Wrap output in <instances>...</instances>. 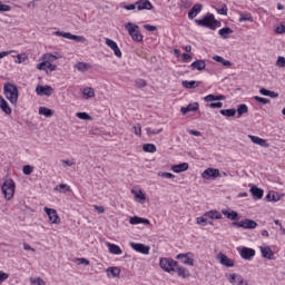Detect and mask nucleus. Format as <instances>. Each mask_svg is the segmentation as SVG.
Returning a JSON list of instances; mask_svg holds the SVG:
<instances>
[{"label": "nucleus", "mask_w": 285, "mask_h": 285, "mask_svg": "<svg viewBox=\"0 0 285 285\" xmlns=\"http://www.w3.org/2000/svg\"><path fill=\"white\" fill-rule=\"evenodd\" d=\"M259 250L264 259H273V255H275L273 249H271V246H261Z\"/></svg>", "instance_id": "aec40b11"}, {"label": "nucleus", "mask_w": 285, "mask_h": 285, "mask_svg": "<svg viewBox=\"0 0 285 285\" xmlns=\"http://www.w3.org/2000/svg\"><path fill=\"white\" fill-rule=\"evenodd\" d=\"M132 132L137 135V137H141V125L137 124L132 127Z\"/></svg>", "instance_id": "864d4df0"}, {"label": "nucleus", "mask_w": 285, "mask_h": 285, "mask_svg": "<svg viewBox=\"0 0 285 285\" xmlns=\"http://www.w3.org/2000/svg\"><path fill=\"white\" fill-rule=\"evenodd\" d=\"M275 32H276L277 35H284V33H285V26H284V24L278 26V27L275 29Z\"/></svg>", "instance_id": "680f3d73"}, {"label": "nucleus", "mask_w": 285, "mask_h": 285, "mask_svg": "<svg viewBox=\"0 0 285 285\" xmlns=\"http://www.w3.org/2000/svg\"><path fill=\"white\" fill-rule=\"evenodd\" d=\"M135 86H136V88H146V86H148V83L144 79H137L135 81Z\"/></svg>", "instance_id": "49530a36"}, {"label": "nucleus", "mask_w": 285, "mask_h": 285, "mask_svg": "<svg viewBox=\"0 0 285 285\" xmlns=\"http://www.w3.org/2000/svg\"><path fill=\"white\" fill-rule=\"evenodd\" d=\"M176 259H180L186 266H195V259L188 257V253L186 254H178Z\"/></svg>", "instance_id": "412c9836"}, {"label": "nucleus", "mask_w": 285, "mask_h": 285, "mask_svg": "<svg viewBox=\"0 0 285 285\" xmlns=\"http://www.w3.org/2000/svg\"><path fill=\"white\" fill-rule=\"evenodd\" d=\"M217 177H222V173L217 168H207L202 173L203 179H217Z\"/></svg>", "instance_id": "1a4fd4ad"}, {"label": "nucleus", "mask_w": 285, "mask_h": 285, "mask_svg": "<svg viewBox=\"0 0 285 285\" xmlns=\"http://www.w3.org/2000/svg\"><path fill=\"white\" fill-rule=\"evenodd\" d=\"M188 168H189L188 163H183V164L174 165L171 167V170L174 173H186V170H188Z\"/></svg>", "instance_id": "c756f323"}, {"label": "nucleus", "mask_w": 285, "mask_h": 285, "mask_svg": "<svg viewBox=\"0 0 285 285\" xmlns=\"http://www.w3.org/2000/svg\"><path fill=\"white\" fill-rule=\"evenodd\" d=\"M218 14H223L224 17H226L228 14V7H226V4L223 6V8L217 10Z\"/></svg>", "instance_id": "6e6d98bb"}, {"label": "nucleus", "mask_w": 285, "mask_h": 285, "mask_svg": "<svg viewBox=\"0 0 285 285\" xmlns=\"http://www.w3.org/2000/svg\"><path fill=\"white\" fill-rule=\"evenodd\" d=\"M218 35L222 36L223 39H228V35H233V30L230 27H225L218 30Z\"/></svg>", "instance_id": "c9c22d12"}, {"label": "nucleus", "mask_w": 285, "mask_h": 285, "mask_svg": "<svg viewBox=\"0 0 285 285\" xmlns=\"http://www.w3.org/2000/svg\"><path fill=\"white\" fill-rule=\"evenodd\" d=\"M82 94L85 95L86 99H92V97H95V89H92V87H86Z\"/></svg>", "instance_id": "ea45409f"}, {"label": "nucleus", "mask_w": 285, "mask_h": 285, "mask_svg": "<svg viewBox=\"0 0 285 285\" xmlns=\"http://www.w3.org/2000/svg\"><path fill=\"white\" fill-rule=\"evenodd\" d=\"M240 257L247 261L253 259V257H255V249L249 247H243L240 250Z\"/></svg>", "instance_id": "a211bd4d"}, {"label": "nucleus", "mask_w": 285, "mask_h": 285, "mask_svg": "<svg viewBox=\"0 0 285 285\" xmlns=\"http://www.w3.org/2000/svg\"><path fill=\"white\" fill-rule=\"evenodd\" d=\"M106 45L114 50V53L118 57L121 58V49H119V46L117 42H115L112 39L107 38L106 39Z\"/></svg>", "instance_id": "dca6fc26"}, {"label": "nucleus", "mask_w": 285, "mask_h": 285, "mask_svg": "<svg viewBox=\"0 0 285 285\" xmlns=\"http://www.w3.org/2000/svg\"><path fill=\"white\" fill-rule=\"evenodd\" d=\"M181 59H183L184 61H190V59H193V57H191L190 55H188V53H183V55H181Z\"/></svg>", "instance_id": "774afa93"}, {"label": "nucleus", "mask_w": 285, "mask_h": 285, "mask_svg": "<svg viewBox=\"0 0 285 285\" xmlns=\"http://www.w3.org/2000/svg\"><path fill=\"white\" fill-rule=\"evenodd\" d=\"M39 115H43L45 117H52V115H55V111H52V109H49L47 107H40Z\"/></svg>", "instance_id": "58836bf2"}, {"label": "nucleus", "mask_w": 285, "mask_h": 285, "mask_svg": "<svg viewBox=\"0 0 285 285\" xmlns=\"http://www.w3.org/2000/svg\"><path fill=\"white\" fill-rule=\"evenodd\" d=\"M181 85H183V88H187L188 90H195V88H198L199 81H195V80H190V81L184 80V81L181 82Z\"/></svg>", "instance_id": "2f4dec72"}, {"label": "nucleus", "mask_w": 285, "mask_h": 285, "mask_svg": "<svg viewBox=\"0 0 285 285\" xmlns=\"http://www.w3.org/2000/svg\"><path fill=\"white\" fill-rule=\"evenodd\" d=\"M227 277L233 285H248V282L239 274H229Z\"/></svg>", "instance_id": "ddd939ff"}, {"label": "nucleus", "mask_w": 285, "mask_h": 285, "mask_svg": "<svg viewBox=\"0 0 285 285\" xmlns=\"http://www.w3.org/2000/svg\"><path fill=\"white\" fill-rule=\"evenodd\" d=\"M125 28L128 31V35L131 37L132 41H136L137 43H141V41H144V36L141 35L139 26L132 22H128L125 24Z\"/></svg>", "instance_id": "7ed1b4c3"}, {"label": "nucleus", "mask_w": 285, "mask_h": 285, "mask_svg": "<svg viewBox=\"0 0 285 285\" xmlns=\"http://www.w3.org/2000/svg\"><path fill=\"white\" fill-rule=\"evenodd\" d=\"M195 23L202 28H209V30H217V27L222 26V23L215 19L213 13H208L200 20H195Z\"/></svg>", "instance_id": "f03ea898"}, {"label": "nucleus", "mask_w": 285, "mask_h": 285, "mask_svg": "<svg viewBox=\"0 0 285 285\" xmlns=\"http://www.w3.org/2000/svg\"><path fill=\"white\" fill-rule=\"evenodd\" d=\"M219 112L223 115V117H235V115H237V109H220Z\"/></svg>", "instance_id": "f704fd0d"}, {"label": "nucleus", "mask_w": 285, "mask_h": 285, "mask_svg": "<svg viewBox=\"0 0 285 285\" xmlns=\"http://www.w3.org/2000/svg\"><path fill=\"white\" fill-rule=\"evenodd\" d=\"M14 188H17V186L14 185V180H12V178L4 180L1 187V190L4 195V199L10 202V199L14 197Z\"/></svg>", "instance_id": "20e7f679"}, {"label": "nucleus", "mask_w": 285, "mask_h": 285, "mask_svg": "<svg viewBox=\"0 0 285 285\" xmlns=\"http://www.w3.org/2000/svg\"><path fill=\"white\" fill-rule=\"evenodd\" d=\"M204 101H206L207 104H210V101H217V100H216V96L213 95V94H210V95H208V96H205V97H204Z\"/></svg>", "instance_id": "4d7b16f0"}, {"label": "nucleus", "mask_w": 285, "mask_h": 285, "mask_svg": "<svg viewBox=\"0 0 285 285\" xmlns=\"http://www.w3.org/2000/svg\"><path fill=\"white\" fill-rule=\"evenodd\" d=\"M38 70H50V72H55L57 70V66L50 63V61H42L37 65Z\"/></svg>", "instance_id": "6ab92c4d"}, {"label": "nucleus", "mask_w": 285, "mask_h": 285, "mask_svg": "<svg viewBox=\"0 0 285 285\" xmlns=\"http://www.w3.org/2000/svg\"><path fill=\"white\" fill-rule=\"evenodd\" d=\"M131 193L135 195V199L139 204H144V202H146V194L144 191L132 189Z\"/></svg>", "instance_id": "7c9ffc66"}, {"label": "nucleus", "mask_w": 285, "mask_h": 285, "mask_svg": "<svg viewBox=\"0 0 285 285\" xmlns=\"http://www.w3.org/2000/svg\"><path fill=\"white\" fill-rule=\"evenodd\" d=\"M174 273H177L178 277H183L184 279H186V277H190V273L185 267L179 266V263L176 264Z\"/></svg>", "instance_id": "a878e982"}, {"label": "nucleus", "mask_w": 285, "mask_h": 285, "mask_svg": "<svg viewBox=\"0 0 285 285\" xmlns=\"http://www.w3.org/2000/svg\"><path fill=\"white\" fill-rule=\"evenodd\" d=\"M76 117H78V119H82L83 121H92V116L88 115V112H77Z\"/></svg>", "instance_id": "79ce46f5"}, {"label": "nucleus", "mask_w": 285, "mask_h": 285, "mask_svg": "<svg viewBox=\"0 0 285 285\" xmlns=\"http://www.w3.org/2000/svg\"><path fill=\"white\" fill-rule=\"evenodd\" d=\"M238 21L239 23H244V21H249V23H253V16L249 12H243L239 14Z\"/></svg>", "instance_id": "72a5a7b5"}, {"label": "nucleus", "mask_w": 285, "mask_h": 285, "mask_svg": "<svg viewBox=\"0 0 285 285\" xmlns=\"http://www.w3.org/2000/svg\"><path fill=\"white\" fill-rule=\"evenodd\" d=\"M31 284H33V285H46V282H43V279H41V278H37V279L31 278Z\"/></svg>", "instance_id": "e2e57ef3"}, {"label": "nucleus", "mask_w": 285, "mask_h": 285, "mask_svg": "<svg viewBox=\"0 0 285 285\" xmlns=\"http://www.w3.org/2000/svg\"><path fill=\"white\" fill-rule=\"evenodd\" d=\"M45 213L48 215L51 224H60L61 219L59 218V215H57V209L45 207Z\"/></svg>", "instance_id": "f8f14e48"}, {"label": "nucleus", "mask_w": 285, "mask_h": 285, "mask_svg": "<svg viewBox=\"0 0 285 285\" xmlns=\"http://www.w3.org/2000/svg\"><path fill=\"white\" fill-rule=\"evenodd\" d=\"M277 68H285V58L279 56L276 60Z\"/></svg>", "instance_id": "8fccbe9b"}, {"label": "nucleus", "mask_w": 285, "mask_h": 285, "mask_svg": "<svg viewBox=\"0 0 285 285\" xmlns=\"http://www.w3.org/2000/svg\"><path fill=\"white\" fill-rule=\"evenodd\" d=\"M180 6H183V8H190V6H193V3H190V1H188V0H183V1H180Z\"/></svg>", "instance_id": "0e129e2a"}, {"label": "nucleus", "mask_w": 285, "mask_h": 285, "mask_svg": "<svg viewBox=\"0 0 285 285\" xmlns=\"http://www.w3.org/2000/svg\"><path fill=\"white\" fill-rule=\"evenodd\" d=\"M254 99L255 101H258V104H263V105L271 104V100L268 98H262L259 96H255Z\"/></svg>", "instance_id": "09e8293b"}, {"label": "nucleus", "mask_w": 285, "mask_h": 285, "mask_svg": "<svg viewBox=\"0 0 285 285\" xmlns=\"http://www.w3.org/2000/svg\"><path fill=\"white\" fill-rule=\"evenodd\" d=\"M249 193L252 194L253 199L257 200V199H262L264 197V189L257 187V186H253L249 189Z\"/></svg>", "instance_id": "4be33fe9"}, {"label": "nucleus", "mask_w": 285, "mask_h": 285, "mask_svg": "<svg viewBox=\"0 0 285 285\" xmlns=\"http://www.w3.org/2000/svg\"><path fill=\"white\" fill-rule=\"evenodd\" d=\"M208 219H222V214L217 210H209L203 216L198 217L196 222L199 226H206L207 224H210Z\"/></svg>", "instance_id": "39448f33"}, {"label": "nucleus", "mask_w": 285, "mask_h": 285, "mask_svg": "<svg viewBox=\"0 0 285 285\" xmlns=\"http://www.w3.org/2000/svg\"><path fill=\"white\" fill-rule=\"evenodd\" d=\"M55 190H58L59 193H67V190H70V186L66 184H60L56 186Z\"/></svg>", "instance_id": "37998d69"}, {"label": "nucleus", "mask_w": 285, "mask_h": 285, "mask_svg": "<svg viewBox=\"0 0 285 285\" xmlns=\"http://www.w3.org/2000/svg\"><path fill=\"white\" fill-rule=\"evenodd\" d=\"M142 150L145 153H157V147L155 146V144H145L142 146Z\"/></svg>", "instance_id": "a19ab883"}, {"label": "nucleus", "mask_w": 285, "mask_h": 285, "mask_svg": "<svg viewBox=\"0 0 285 285\" xmlns=\"http://www.w3.org/2000/svg\"><path fill=\"white\" fill-rule=\"evenodd\" d=\"M11 8L8 4H3L0 1V12H10Z\"/></svg>", "instance_id": "bf43d9fd"}, {"label": "nucleus", "mask_w": 285, "mask_h": 285, "mask_svg": "<svg viewBox=\"0 0 285 285\" xmlns=\"http://www.w3.org/2000/svg\"><path fill=\"white\" fill-rule=\"evenodd\" d=\"M52 87H50V86H38L37 88H36V92H37V95H39L40 97H43V95L46 96V97H51L52 96Z\"/></svg>", "instance_id": "4468645a"}, {"label": "nucleus", "mask_w": 285, "mask_h": 285, "mask_svg": "<svg viewBox=\"0 0 285 285\" xmlns=\"http://www.w3.org/2000/svg\"><path fill=\"white\" fill-rule=\"evenodd\" d=\"M0 108L4 115H12V108H10V105L3 98V96H0Z\"/></svg>", "instance_id": "b1692460"}, {"label": "nucleus", "mask_w": 285, "mask_h": 285, "mask_svg": "<svg viewBox=\"0 0 285 285\" xmlns=\"http://www.w3.org/2000/svg\"><path fill=\"white\" fill-rule=\"evenodd\" d=\"M107 248L111 255H121L124 253V250H121V247L112 243H108Z\"/></svg>", "instance_id": "c85d7f7f"}, {"label": "nucleus", "mask_w": 285, "mask_h": 285, "mask_svg": "<svg viewBox=\"0 0 285 285\" xmlns=\"http://www.w3.org/2000/svg\"><path fill=\"white\" fill-rule=\"evenodd\" d=\"M222 215L230 219L232 222H237L239 219V214L233 209H223Z\"/></svg>", "instance_id": "f3484780"}, {"label": "nucleus", "mask_w": 285, "mask_h": 285, "mask_svg": "<svg viewBox=\"0 0 285 285\" xmlns=\"http://www.w3.org/2000/svg\"><path fill=\"white\" fill-rule=\"evenodd\" d=\"M106 273L108 277H119V275H121V269L119 267H108Z\"/></svg>", "instance_id": "473e14b6"}, {"label": "nucleus", "mask_w": 285, "mask_h": 285, "mask_svg": "<svg viewBox=\"0 0 285 285\" xmlns=\"http://www.w3.org/2000/svg\"><path fill=\"white\" fill-rule=\"evenodd\" d=\"M204 10V6L202 3H196L193 8L188 11V19H195Z\"/></svg>", "instance_id": "2eb2a0df"}, {"label": "nucleus", "mask_w": 285, "mask_h": 285, "mask_svg": "<svg viewBox=\"0 0 285 285\" xmlns=\"http://www.w3.org/2000/svg\"><path fill=\"white\" fill-rule=\"evenodd\" d=\"M3 94L6 96V99H8V101H10L12 106H17V101H19V89L16 85H12L10 82L4 83Z\"/></svg>", "instance_id": "f257e3e1"}, {"label": "nucleus", "mask_w": 285, "mask_h": 285, "mask_svg": "<svg viewBox=\"0 0 285 285\" xmlns=\"http://www.w3.org/2000/svg\"><path fill=\"white\" fill-rule=\"evenodd\" d=\"M130 248L136 250V253H141V255H149L150 254V246L144 245L141 243H129Z\"/></svg>", "instance_id": "9d476101"}, {"label": "nucleus", "mask_w": 285, "mask_h": 285, "mask_svg": "<svg viewBox=\"0 0 285 285\" xmlns=\"http://www.w3.org/2000/svg\"><path fill=\"white\" fill-rule=\"evenodd\" d=\"M129 224H131V225L141 224V217H138V216L130 217L129 218Z\"/></svg>", "instance_id": "3c124183"}, {"label": "nucleus", "mask_w": 285, "mask_h": 285, "mask_svg": "<svg viewBox=\"0 0 285 285\" xmlns=\"http://www.w3.org/2000/svg\"><path fill=\"white\" fill-rule=\"evenodd\" d=\"M216 259L219 262V264H222V266H225L226 268H233V266H235V261L228 258V256H226L224 253H219L216 256Z\"/></svg>", "instance_id": "9b49d317"}, {"label": "nucleus", "mask_w": 285, "mask_h": 285, "mask_svg": "<svg viewBox=\"0 0 285 285\" xmlns=\"http://www.w3.org/2000/svg\"><path fill=\"white\" fill-rule=\"evenodd\" d=\"M191 70H206V60H196L190 65Z\"/></svg>", "instance_id": "cd10ccee"}, {"label": "nucleus", "mask_w": 285, "mask_h": 285, "mask_svg": "<svg viewBox=\"0 0 285 285\" xmlns=\"http://www.w3.org/2000/svg\"><path fill=\"white\" fill-rule=\"evenodd\" d=\"M158 177H165L166 179H175V175L174 174H171V173H164V171L159 173Z\"/></svg>", "instance_id": "603ef678"}, {"label": "nucleus", "mask_w": 285, "mask_h": 285, "mask_svg": "<svg viewBox=\"0 0 285 285\" xmlns=\"http://www.w3.org/2000/svg\"><path fill=\"white\" fill-rule=\"evenodd\" d=\"M33 170H35V167L30 165H24L22 168L23 175H32Z\"/></svg>", "instance_id": "a18cd8bd"}, {"label": "nucleus", "mask_w": 285, "mask_h": 285, "mask_svg": "<svg viewBox=\"0 0 285 285\" xmlns=\"http://www.w3.org/2000/svg\"><path fill=\"white\" fill-rule=\"evenodd\" d=\"M266 202H279V197L275 195V191L266 195Z\"/></svg>", "instance_id": "c03bdc74"}, {"label": "nucleus", "mask_w": 285, "mask_h": 285, "mask_svg": "<svg viewBox=\"0 0 285 285\" xmlns=\"http://www.w3.org/2000/svg\"><path fill=\"white\" fill-rule=\"evenodd\" d=\"M137 10H153V3L148 0H139L136 2Z\"/></svg>", "instance_id": "bb28decb"}, {"label": "nucleus", "mask_w": 285, "mask_h": 285, "mask_svg": "<svg viewBox=\"0 0 285 285\" xmlns=\"http://www.w3.org/2000/svg\"><path fill=\"white\" fill-rule=\"evenodd\" d=\"M248 138L253 144H256L257 146H262V148H268V142H266V139L259 138L257 136L248 135Z\"/></svg>", "instance_id": "5701e85b"}, {"label": "nucleus", "mask_w": 285, "mask_h": 285, "mask_svg": "<svg viewBox=\"0 0 285 285\" xmlns=\"http://www.w3.org/2000/svg\"><path fill=\"white\" fill-rule=\"evenodd\" d=\"M199 110V102L189 104L187 107H181L180 112L187 115V112H196Z\"/></svg>", "instance_id": "393cba45"}, {"label": "nucleus", "mask_w": 285, "mask_h": 285, "mask_svg": "<svg viewBox=\"0 0 285 285\" xmlns=\"http://www.w3.org/2000/svg\"><path fill=\"white\" fill-rule=\"evenodd\" d=\"M146 131H147V135L150 136V135H159L160 132L164 131V129L163 128H160V129L147 128Z\"/></svg>", "instance_id": "de8ad7c7"}, {"label": "nucleus", "mask_w": 285, "mask_h": 285, "mask_svg": "<svg viewBox=\"0 0 285 285\" xmlns=\"http://www.w3.org/2000/svg\"><path fill=\"white\" fill-rule=\"evenodd\" d=\"M145 30H148V32H155L157 30V26L153 24H144Z\"/></svg>", "instance_id": "052dcab7"}, {"label": "nucleus", "mask_w": 285, "mask_h": 285, "mask_svg": "<svg viewBox=\"0 0 285 285\" xmlns=\"http://www.w3.org/2000/svg\"><path fill=\"white\" fill-rule=\"evenodd\" d=\"M236 112L238 118L242 117V115H246L248 112V106L245 104L238 105Z\"/></svg>", "instance_id": "4c0bfd02"}, {"label": "nucleus", "mask_w": 285, "mask_h": 285, "mask_svg": "<svg viewBox=\"0 0 285 285\" xmlns=\"http://www.w3.org/2000/svg\"><path fill=\"white\" fill-rule=\"evenodd\" d=\"M61 163L65 165V166H75V160H61Z\"/></svg>", "instance_id": "338daca9"}, {"label": "nucleus", "mask_w": 285, "mask_h": 285, "mask_svg": "<svg viewBox=\"0 0 285 285\" xmlns=\"http://www.w3.org/2000/svg\"><path fill=\"white\" fill-rule=\"evenodd\" d=\"M125 10H136L137 9V2L134 4H126L124 6Z\"/></svg>", "instance_id": "69168bd1"}, {"label": "nucleus", "mask_w": 285, "mask_h": 285, "mask_svg": "<svg viewBox=\"0 0 285 285\" xmlns=\"http://www.w3.org/2000/svg\"><path fill=\"white\" fill-rule=\"evenodd\" d=\"M232 226H236V228H245L247 230H253L257 228V222L253 219L245 218L240 222H234L232 223Z\"/></svg>", "instance_id": "0eeeda50"}, {"label": "nucleus", "mask_w": 285, "mask_h": 285, "mask_svg": "<svg viewBox=\"0 0 285 285\" xmlns=\"http://www.w3.org/2000/svg\"><path fill=\"white\" fill-rule=\"evenodd\" d=\"M178 262L173 258H160L159 266L165 271V273H174Z\"/></svg>", "instance_id": "423d86ee"}, {"label": "nucleus", "mask_w": 285, "mask_h": 285, "mask_svg": "<svg viewBox=\"0 0 285 285\" xmlns=\"http://www.w3.org/2000/svg\"><path fill=\"white\" fill-rule=\"evenodd\" d=\"M73 68L76 70H78L79 72H86V70H88V68H90L89 63L86 62H77Z\"/></svg>", "instance_id": "e433bc0d"}, {"label": "nucleus", "mask_w": 285, "mask_h": 285, "mask_svg": "<svg viewBox=\"0 0 285 285\" xmlns=\"http://www.w3.org/2000/svg\"><path fill=\"white\" fill-rule=\"evenodd\" d=\"M207 108H223L224 104L223 102H212L206 105Z\"/></svg>", "instance_id": "5fc2aeb1"}, {"label": "nucleus", "mask_w": 285, "mask_h": 285, "mask_svg": "<svg viewBox=\"0 0 285 285\" xmlns=\"http://www.w3.org/2000/svg\"><path fill=\"white\" fill-rule=\"evenodd\" d=\"M56 37H63L65 39H70L71 41H77V43L86 42V37L83 36H75L70 32L56 31Z\"/></svg>", "instance_id": "6e6552de"}, {"label": "nucleus", "mask_w": 285, "mask_h": 285, "mask_svg": "<svg viewBox=\"0 0 285 285\" xmlns=\"http://www.w3.org/2000/svg\"><path fill=\"white\" fill-rule=\"evenodd\" d=\"M8 277H10V275L8 273L0 272V285H2L3 282H6V279H8Z\"/></svg>", "instance_id": "13d9d810"}]
</instances>
